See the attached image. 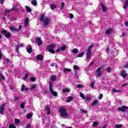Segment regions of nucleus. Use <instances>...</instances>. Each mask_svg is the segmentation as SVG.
<instances>
[{"label": "nucleus", "instance_id": "obj_1", "mask_svg": "<svg viewBox=\"0 0 128 128\" xmlns=\"http://www.w3.org/2000/svg\"><path fill=\"white\" fill-rule=\"evenodd\" d=\"M40 20L41 22H44V26H48L50 24V18L48 17H45L44 15H42L40 16Z\"/></svg>", "mask_w": 128, "mask_h": 128}, {"label": "nucleus", "instance_id": "obj_2", "mask_svg": "<svg viewBox=\"0 0 128 128\" xmlns=\"http://www.w3.org/2000/svg\"><path fill=\"white\" fill-rule=\"evenodd\" d=\"M60 116H62L64 118H68V114L66 112V110L64 108H61L59 110Z\"/></svg>", "mask_w": 128, "mask_h": 128}, {"label": "nucleus", "instance_id": "obj_3", "mask_svg": "<svg viewBox=\"0 0 128 128\" xmlns=\"http://www.w3.org/2000/svg\"><path fill=\"white\" fill-rule=\"evenodd\" d=\"M55 47L56 45L51 44L48 46L46 50L49 51V52H51V54H56V52L54 50Z\"/></svg>", "mask_w": 128, "mask_h": 128}, {"label": "nucleus", "instance_id": "obj_4", "mask_svg": "<svg viewBox=\"0 0 128 128\" xmlns=\"http://www.w3.org/2000/svg\"><path fill=\"white\" fill-rule=\"evenodd\" d=\"M94 47V45H91L88 48L86 53L87 60L90 58V56H92V49Z\"/></svg>", "mask_w": 128, "mask_h": 128}, {"label": "nucleus", "instance_id": "obj_5", "mask_svg": "<svg viewBox=\"0 0 128 128\" xmlns=\"http://www.w3.org/2000/svg\"><path fill=\"white\" fill-rule=\"evenodd\" d=\"M118 112H126L128 110V107L126 106H122L118 108Z\"/></svg>", "mask_w": 128, "mask_h": 128}, {"label": "nucleus", "instance_id": "obj_6", "mask_svg": "<svg viewBox=\"0 0 128 128\" xmlns=\"http://www.w3.org/2000/svg\"><path fill=\"white\" fill-rule=\"evenodd\" d=\"M1 34H4L5 38H10L12 36V34L10 32H8V30H3L1 32Z\"/></svg>", "mask_w": 128, "mask_h": 128}, {"label": "nucleus", "instance_id": "obj_7", "mask_svg": "<svg viewBox=\"0 0 128 128\" xmlns=\"http://www.w3.org/2000/svg\"><path fill=\"white\" fill-rule=\"evenodd\" d=\"M102 68H99L96 70V76L100 78L102 76Z\"/></svg>", "mask_w": 128, "mask_h": 128}, {"label": "nucleus", "instance_id": "obj_8", "mask_svg": "<svg viewBox=\"0 0 128 128\" xmlns=\"http://www.w3.org/2000/svg\"><path fill=\"white\" fill-rule=\"evenodd\" d=\"M35 42L37 43V44L38 46L42 44V39L40 38H36Z\"/></svg>", "mask_w": 128, "mask_h": 128}, {"label": "nucleus", "instance_id": "obj_9", "mask_svg": "<svg viewBox=\"0 0 128 128\" xmlns=\"http://www.w3.org/2000/svg\"><path fill=\"white\" fill-rule=\"evenodd\" d=\"M17 6H18V4H16L15 6L12 7V8L11 10H8V9H6L5 10L6 12H12V10H14L15 12H18V8H16Z\"/></svg>", "mask_w": 128, "mask_h": 128}, {"label": "nucleus", "instance_id": "obj_10", "mask_svg": "<svg viewBox=\"0 0 128 128\" xmlns=\"http://www.w3.org/2000/svg\"><path fill=\"white\" fill-rule=\"evenodd\" d=\"M100 5L102 7V12H108V8H106V6H104V4H102V3L100 4Z\"/></svg>", "mask_w": 128, "mask_h": 128}, {"label": "nucleus", "instance_id": "obj_11", "mask_svg": "<svg viewBox=\"0 0 128 128\" xmlns=\"http://www.w3.org/2000/svg\"><path fill=\"white\" fill-rule=\"evenodd\" d=\"M6 106V104L4 103L2 106L0 107V114H4V108Z\"/></svg>", "mask_w": 128, "mask_h": 128}, {"label": "nucleus", "instance_id": "obj_12", "mask_svg": "<svg viewBox=\"0 0 128 128\" xmlns=\"http://www.w3.org/2000/svg\"><path fill=\"white\" fill-rule=\"evenodd\" d=\"M120 74L122 76L123 78H126V76H128V74L126 72V71H122Z\"/></svg>", "mask_w": 128, "mask_h": 128}, {"label": "nucleus", "instance_id": "obj_13", "mask_svg": "<svg viewBox=\"0 0 128 128\" xmlns=\"http://www.w3.org/2000/svg\"><path fill=\"white\" fill-rule=\"evenodd\" d=\"M45 110H46L47 114H50V106H45Z\"/></svg>", "mask_w": 128, "mask_h": 128}, {"label": "nucleus", "instance_id": "obj_14", "mask_svg": "<svg viewBox=\"0 0 128 128\" xmlns=\"http://www.w3.org/2000/svg\"><path fill=\"white\" fill-rule=\"evenodd\" d=\"M128 0H126L123 5V8H124V10H126V8H128Z\"/></svg>", "mask_w": 128, "mask_h": 128}, {"label": "nucleus", "instance_id": "obj_15", "mask_svg": "<svg viewBox=\"0 0 128 128\" xmlns=\"http://www.w3.org/2000/svg\"><path fill=\"white\" fill-rule=\"evenodd\" d=\"M112 28H109L107 30H106L105 32L106 34H112Z\"/></svg>", "mask_w": 128, "mask_h": 128}, {"label": "nucleus", "instance_id": "obj_16", "mask_svg": "<svg viewBox=\"0 0 128 128\" xmlns=\"http://www.w3.org/2000/svg\"><path fill=\"white\" fill-rule=\"evenodd\" d=\"M26 48L28 54H32V48L31 47L26 46Z\"/></svg>", "mask_w": 128, "mask_h": 128}, {"label": "nucleus", "instance_id": "obj_17", "mask_svg": "<svg viewBox=\"0 0 128 128\" xmlns=\"http://www.w3.org/2000/svg\"><path fill=\"white\" fill-rule=\"evenodd\" d=\"M50 92L52 96H58V93L54 91V90H50Z\"/></svg>", "mask_w": 128, "mask_h": 128}, {"label": "nucleus", "instance_id": "obj_18", "mask_svg": "<svg viewBox=\"0 0 128 128\" xmlns=\"http://www.w3.org/2000/svg\"><path fill=\"white\" fill-rule=\"evenodd\" d=\"M36 58L38 60H44V57L42 56V55H38L36 56Z\"/></svg>", "mask_w": 128, "mask_h": 128}, {"label": "nucleus", "instance_id": "obj_19", "mask_svg": "<svg viewBox=\"0 0 128 128\" xmlns=\"http://www.w3.org/2000/svg\"><path fill=\"white\" fill-rule=\"evenodd\" d=\"M72 72V69L65 68L64 70V74H66V72Z\"/></svg>", "mask_w": 128, "mask_h": 128}, {"label": "nucleus", "instance_id": "obj_20", "mask_svg": "<svg viewBox=\"0 0 128 128\" xmlns=\"http://www.w3.org/2000/svg\"><path fill=\"white\" fill-rule=\"evenodd\" d=\"M63 94H66V92H70V90L69 88H66L62 90Z\"/></svg>", "mask_w": 128, "mask_h": 128}, {"label": "nucleus", "instance_id": "obj_21", "mask_svg": "<svg viewBox=\"0 0 128 128\" xmlns=\"http://www.w3.org/2000/svg\"><path fill=\"white\" fill-rule=\"evenodd\" d=\"M10 30L12 32H18V30L16 29V28H14V26H13L10 27Z\"/></svg>", "mask_w": 128, "mask_h": 128}, {"label": "nucleus", "instance_id": "obj_22", "mask_svg": "<svg viewBox=\"0 0 128 128\" xmlns=\"http://www.w3.org/2000/svg\"><path fill=\"white\" fill-rule=\"evenodd\" d=\"M28 20H30V19L28 18V17H27L24 21L26 26H28Z\"/></svg>", "mask_w": 128, "mask_h": 128}, {"label": "nucleus", "instance_id": "obj_23", "mask_svg": "<svg viewBox=\"0 0 128 128\" xmlns=\"http://www.w3.org/2000/svg\"><path fill=\"white\" fill-rule=\"evenodd\" d=\"M50 8L51 10H54L56 8V4H50Z\"/></svg>", "mask_w": 128, "mask_h": 128}, {"label": "nucleus", "instance_id": "obj_24", "mask_svg": "<svg viewBox=\"0 0 128 128\" xmlns=\"http://www.w3.org/2000/svg\"><path fill=\"white\" fill-rule=\"evenodd\" d=\"M73 68L74 70H80V68H79L78 66L74 65L73 66Z\"/></svg>", "mask_w": 128, "mask_h": 128}, {"label": "nucleus", "instance_id": "obj_25", "mask_svg": "<svg viewBox=\"0 0 128 128\" xmlns=\"http://www.w3.org/2000/svg\"><path fill=\"white\" fill-rule=\"evenodd\" d=\"M72 100H74V97L70 96L68 97V100H67L66 102H72Z\"/></svg>", "mask_w": 128, "mask_h": 128}, {"label": "nucleus", "instance_id": "obj_26", "mask_svg": "<svg viewBox=\"0 0 128 128\" xmlns=\"http://www.w3.org/2000/svg\"><path fill=\"white\" fill-rule=\"evenodd\" d=\"M98 104V100H94L92 104V106H96V104Z\"/></svg>", "mask_w": 128, "mask_h": 128}, {"label": "nucleus", "instance_id": "obj_27", "mask_svg": "<svg viewBox=\"0 0 128 128\" xmlns=\"http://www.w3.org/2000/svg\"><path fill=\"white\" fill-rule=\"evenodd\" d=\"M84 52H82V53H80L77 55V58H82L84 55Z\"/></svg>", "mask_w": 128, "mask_h": 128}, {"label": "nucleus", "instance_id": "obj_28", "mask_svg": "<svg viewBox=\"0 0 128 128\" xmlns=\"http://www.w3.org/2000/svg\"><path fill=\"white\" fill-rule=\"evenodd\" d=\"M56 80V76L53 75L51 76V80L52 82H54Z\"/></svg>", "mask_w": 128, "mask_h": 128}, {"label": "nucleus", "instance_id": "obj_29", "mask_svg": "<svg viewBox=\"0 0 128 128\" xmlns=\"http://www.w3.org/2000/svg\"><path fill=\"white\" fill-rule=\"evenodd\" d=\"M26 10L27 12H32V9H30V8L28 6H26Z\"/></svg>", "mask_w": 128, "mask_h": 128}, {"label": "nucleus", "instance_id": "obj_30", "mask_svg": "<svg viewBox=\"0 0 128 128\" xmlns=\"http://www.w3.org/2000/svg\"><path fill=\"white\" fill-rule=\"evenodd\" d=\"M32 4H33V6H36V4H38V2H36V0H32L31 2Z\"/></svg>", "mask_w": 128, "mask_h": 128}, {"label": "nucleus", "instance_id": "obj_31", "mask_svg": "<svg viewBox=\"0 0 128 128\" xmlns=\"http://www.w3.org/2000/svg\"><path fill=\"white\" fill-rule=\"evenodd\" d=\"M53 86H54V84H52V82H50L49 83V90H52Z\"/></svg>", "mask_w": 128, "mask_h": 128}, {"label": "nucleus", "instance_id": "obj_32", "mask_svg": "<svg viewBox=\"0 0 128 128\" xmlns=\"http://www.w3.org/2000/svg\"><path fill=\"white\" fill-rule=\"evenodd\" d=\"M72 52L73 54H77V52H78V48H74L72 50Z\"/></svg>", "mask_w": 128, "mask_h": 128}, {"label": "nucleus", "instance_id": "obj_33", "mask_svg": "<svg viewBox=\"0 0 128 128\" xmlns=\"http://www.w3.org/2000/svg\"><path fill=\"white\" fill-rule=\"evenodd\" d=\"M86 100L88 102H90L92 100V96H88L86 98Z\"/></svg>", "mask_w": 128, "mask_h": 128}, {"label": "nucleus", "instance_id": "obj_34", "mask_svg": "<svg viewBox=\"0 0 128 128\" xmlns=\"http://www.w3.org/2000/svg\"><path fill=\"white\" fill-rule=\"evenodd\" d=\"M116 128H122V124H116L115 125Z\"/></svg>", "mask_w": 128, "mask_h": 128}, {"label": "nucleus", "instance_id": "obj_35", "mask_svg": "<svg viewBox=\"0 0 128 128\" xmlns=\"http://www.w3.org/2000/svg\"><path fill=\"white\" fill-rule=\"evenodd\" d=\"M80 96L81 98H82L83 100H86V98H84V94L80 92Z\"/></svg>", "mask_w": 128, "mask_h": 128}, {"label": "nucleus", "instance_id": "obj_36", "mask_svg": "<svg viewBox=\"0 0 128 128\" xmlns=\"http://www.w3.org/2000/svg\"><path fill=\"white\" fill-rule=\"evenodd\" d=\"M94 82H91L90 84V86L92 88H94Z\"/></svg>", "mask_w": 128, "mask_h": 128}, {"label": "nucleus", "instance_id": "obj_37", "mask_svg": "<svg viewBox=\"0 0 128 128\" xmlns=\"http://www.w3.org/2000/svg\"><path fill=\"white\" fill-rule=\"evenodd\" d=\"M112 92H120V90H117L116 89H112Z\"/></svg>", "mask_w": 128, "mask_h": 128}, {"label": "nucleus", "instance_id": "obj_38", "mask_svg": "<svg viewBox=\"0 0 128 128\" xmlns=\"http://www.w3.org/2000/svg\"><path fill=\"white\" fill-rule=\"evenodd\" d=\"M28 78V74H26L25 75V76L23 78L24 80H26Z\"/></svg>", "mask_w": 128, "mask_h": 128}, {"label": "nucleus", "instance_id": "obj_39", "mask_svg": "<svg viewBox=\"0 0 128 128\" xmlns=\"http://www.w3.org/2000/svg\"><path fill=\"white\" fill-rule=\"evenodd\" d=\"M32 114H27V118L28 120L30 118H32Z\"/></svg>", "mask_w": 128, "mask_h": 128}, {"label": "nucleus", "instance_id": "obj_40", "mask_svg": "<svg viewBox=\"0 0 128 128\" xmlns=\"http://www.w3.org/2000/svg\"><path fill=\"white\" fill-rule=\"evenodd\" d=\"M36 88V84H33L30 86L31 90H34Z\"/></svg>", "mask_w": 128, "mask_h": 128}, {"label": "nucleus", "instance_id": "obj_41", "mask_svg": "<svg viewBox=\"0 0 128 128\" xmlns=\"http://www.w3.org/2000/svg\"><path fill=\"white\" fill-rule=\"evenodd\" d=\"M20 122L18 120V119L15 120V124H20Z\"/></svg>", "mask_w": 128, "mask_h": 128}, {"label": "nucleus", "instance_id": "obj_42", "mask_svg": "<svg viewBox=\"0 0 128 128\" xmlns=\"http://www.w3.org/2000/svg\"><path fill=\"white\" fill-rule=\"evenodd\" d=\"M78 88H84V86H82V84H78L77 85Z\"/></svg>", "mask_w": 128, "mask_h": 128}, {"label": "nucleus", "instance_id": "obj_43", "mask_svg": "<svg viewBox=\"0 0 128 128\" xmlns=\"http://www.w3.org/2000/svg\"><path fill=\"white\" fill-rule=\"evenodd\" d=\"M30 80L31 82H36V78L34 77H32L30 78Z\"/></svg>", "mask_w": 128, "mask_h": 128}, {"label": "nucleus", "instance_id": "obj_44", "mask_svg": "<svg viewBox=\"0 0 128 128\" xmlns=\"http://www.w3.org/2000/svg\"><path fill=\"white\" fill-rule=\"evenodd\" d=\"M112 72V68L111 67H108V68H107V72Z\"/></svg>", "mask_w": 128, "mask_h": 128}, {"label": "nucleus", "instance_id": "obj_45", "mask_svg": "<svg viewBox=\"0 0 128 128\" xmlns=\"http://www.w3.org/2000/svg\"><path fill=\"white\" fill-rule=\"evenodd\" d=\"M102 96H104V95H102V94H100L98 96V100H102Z\"/></svg>", "mask_w": 128, "mask_h": 128}, {"label": "nucleus", "instance_id": "obj_46", "mask_svg": "<svg viewBox=\"0 0 128 128\" xmlns=\"http://www.w3.org/2000/svg\"><path fill=\"white\" fill-rule=\"evenodd\" d=\"M25 88H26L24 86V85H22V88H21L22 92H24V90Z\"/></svg>", "mask_w": 128, "mask_h": 128}, {"label": "nucleus", "instance_id": "obj_47", "mask_svg": "<svg viewBox=\"0 0 128 128\" xmlns=\"http://www.w3.org/2000/svg\"><path fill=\"white\" fill-rule=\"evenodd\" d=\"M20 108H24V104L22 103L20 105Z\"/></svg>", "mask_w": 128, "mask_h": 128}, {"label": "nucleus", "instance_id": "obj_48", "mask_svg": "<svg viewBox=\"0 0 128 128\" xmlns=\"http://www.w3.org/2000/svg\"><path fill=\"white\" fill-rule=\"evenodd\" d=\"M10 128H16L14 124H11L10 125Z\"/></svg>", "mask_w": 128, "mask_h": 128}, {"label": "nucleus", "instance_id": "obj_49", "mask_svg": "<svg viewBox=\"0 0 128 128\" xmlns=\"http://www.w3.org/2000/svg\"><path fill=\"white\" fill-rule=\"evenodd\" d=\"M66 46H64L62 47H61L60 50H66Z\"/></svg>", "mask_w": 128, "mask_h": 128}, {"label": "nucleus", "instance_id": "obj_50", "mask_svg": "<svg viewBox=\"0 0 128 128\" xmlns=\"http://www.w3.org/2000/svg\"><path fill=\"white\" fill-rule=\"evenodd\" d=\"M26 128H32V125L30 124H28L26 126Z\"/></svg>", "mask_w": 128, "mask_h": 128}, {"label": "nucleus", "instance_id": "obj_51", "mask_svg": "<svg viewBox=\"0 0 128 128\" xmlns=\"http://www.w3.org/2000/svg\"><path fill=\"white\" fill-rule=\"evenodd\" d=\"M96 124H98V122H93L92 126H96Z\"/></svg>", "mask_w": 128, "mask_h": 128}, {"label": "nucleus", "instance_id": "obj_52", "mask_svg": "<svg viewBox=\"0 0 128 128\" xmlns=\"http://www.w3.org/2000/svg\"><path fill=\"white\" fill-rule=\"evenodd\" d=\"M2 50H0V60H2Z\"/></svg>", "mask_w": 128, "mask_h": 128}, {"label": "nucleus", "instance_id": "obj_53", "mask_svg": "<svg viewBox=\"0 0 128 128\" xmlns=\"http://www.w3.org/2000/svg\"><path fill=\"white\" fill-rule=\"evenodd\" d=\"M14 98L15 100H20V98L18 96H14Z\"/></svg>", "mask_w": 128, "mask_h": 128}, {"label": "nucleus", "instance_id": "obj_54", "mask_svg": "<svg viewBox=\"0 0 128 128\" xmlns=\"http://www.w3.org/2000/svg\"><path fill=\"white\" fill-rule=\"evenodd\" d=\"M94 64V61H92L90 64H89V66H92Z\"/></svg>", "mask_w": 128, "mask_h": 128}, {"label": "nucleus", "instance_id": "obj_55", "mask_svg": "<svg viewBox=\"0 0 128 128\" xmlns=\"http://www.w3.org/2000/svg\"><path fill=\"white\" fill-rule=\"evenodd\" d=\"M16 52H17V54H20V51L18 50V47H16Z\"/></svg>", "mask_w": 128, "mask_h": 128}, {"label": "nucleus", "instance_id": "obj_56", "mask_svg": "<svg viewBox=\"0 0 128 128\" xmlns=\"http://www.w3.org/2000/svg\"><path fill=\"white\" fill-rule=\"evenodd\" d=\"M82 112H83V114H86L87 112L86 110H81Z\"/></svg>", "mask_w": 128, "mask_h": 128}, {"label": "nucleus", "instance_id": "obj_57", "mask_svg": "<svg viewBox=\"0 0 128 128\" xmlns=\"http://www.w3.org/2000/svg\"><path fill=\"white\" fill-rule=\"evenodd\" d=\"M70 18H74V15L72 14H70Z\"/></svg>", "mask_w": 128, "mask_h": 128}, {"label": "nucleus", "instance_id": "obj_58", "mask_svg": "<svg viewBox=\"0 0 128 128\" xmlns=\"http://www.w3.org/2000/svg\"><path fill=\"white\" fill-rule=\"evenodd\" d=\"M128 86V84H122L121 86L122 88H123L124 86Z\"/></svg>", "mask_w": 128, "mask_h": 128}, {"label": "nucleus", "instance_id": "obj_59", "mask_svg": "<svg viewBox=\"0 0 128 128\" xmlns=\"http://www.w3.org/2000/svg\"><path fill=\"white\" fill-rule=\"evenodd\" d=\"M20 46H24V44H20L18 46L17 48H20Z\"/></svg>", "mask_w": 128, "mask_h": 128}, {"label": "nucleus", "instance_id": "obj_60", "mask_svg": "<svg viewBox=\"0 0 128 128\" xmlns=\"http://www.w3.org/2000/svg\"><path fill=\"white\" fill-rule=\"evenodd\" d=\"M4 0H1L0 2L1 4H4Z\"/></svg>", "mask_w": 128, "mask_h": 128}, {"label": "nucleus", "instance_id": "obj_61", "mask_svg": "<svg viewBox=\"0 0 128 128\" xmlns=\"http://www.w3.org/2000/svg\"><path fill=\"white\" fill-rule=\"evenodd\" d=\"M61 6H62V8H64V2H62V4H61Z\"/></svg>", "mask_w": 128, "mask_h": 128}, {"label": "nucleus", "instance_id": "obj_62", "mask_svg": "<svg viewBox=\"0 0 128 128\" xmlns=\"http://www.w3.org/2000/svg\"><path fill=\"white\" fill-rule=\"evenodd\" d=\"M124 68H128V64H126L124 66Z\"/></svg>", "mask_w": 128, "mask_h": 128}, {"label": "nucleus", "instance_id": "obj_63", "mask_svg": "<svg viewBox=\"0 0 128 128\" xmlns=\"http://www.w3.org/2000/svg\"><path fill=\"white\" fill-rule=\"evenodd\" d=\"M50 66H54V63L52 62V63L50 64Z\"/></svg>", "mask_w": 128, "mask_h": 128}, {"label": "nucleus", "instance_id": "obj_64", "mask_svg": "<svg viewBox=\"0 0 128 128\" xmlns=\"http://www.w3.org/2000/svg\"><path fill=\"white\" fill-rule=\"evenodd\" d=\"M125 26H128V22H125Z\"/></svg>", "mask_w": 128, "mask_h": 128}]
</instances>
